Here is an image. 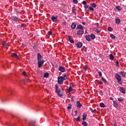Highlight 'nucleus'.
<instances>
[{
    "label": "nucleus",
    "instance_id": "f257e3e1",
    "mask_svg": "<svg viewBox=\"0 0 126 126\" xmlns=\"http://www.w3.org/2000/svg\"><path fill=\"white\" fill-rule=\"evenodd\" d=\"M56 87V92L58 95L60 97H62L63 95V93L62 92L61 88L59 87L58 86L55 85Z\"/></svg>",
    "mask_w": 126,
    "mask_h": 126
},
{
    "label": "nucleus",
    "instance_id": "f03ea898",
    "mask_svg": "<svg viewBox=\"0 0 126 126\" xmlns=\"http://www.w3.org/2000/svg\"><path fill=\"white\" fill-rule=\"evenodd\" d=\"M115 78L117 80L118 83L120 85H122L121 76L118 73L115 75Z\"/></svg>",
    "mask_w": 126,
    "mask_h": 126
},
{
    "label": "nucleus",
    "instance_id": "7ed1b4c3",
    "mask_svg": "<svg viewBox=\"0 0 126 126\" xmlns=\"http://www.w3.org/2000/svg\"><path fill=\"white\" fill-rule=\"evenodd\" d=\"M64 80L62 77L59 76L58 77V83L60 85H63V81Z\"/></svg>",
    "mask_w": 126,
    "mask_h": 126
},
{
    "label": "nucleus",
    "instance_id": "20e7f679",
    "mask_svg": "<svg viewBox=\"0 0 126 126\" xmlns=\"http://www.w3.org/2000/svg\"><path fill=\"white\" fill-rule=\"evenodd\" d=\"M44 63V60H41V61H37V64H38V67L41 68L43 66V64Z\"/></svg>",
    "mask_w": 126,
    "mask_h": 126
},
{
    "label": "nucleus",
    "instance_id": "39448f33",
    "mask_svg": "<svg viewBox=\"0 0 126 126\" xmlns=\"http://www.w3.org/2000/svg\"><path fill=\"white\" fill-rule=\"evenodd\" d=\"M68 40L71 43H74V40L72 38V36L71 35H68Z\"/></svg>",
    "mask_w": 126,
    "mask_h": 126
},
{
    "label": "nucleus",
    "instance_id": "423d86ee",
    "mask_svg": "<svg viewBox=\"0 0 126 126\" xmlns=\"http://www.w3.org/2000/svg\"><path fill=\"white\" fill-rule=\"evenodd\" d=\"M59 70L61 72H64L65 71V68L64 67L62 66L61 65H60Z\"/></svg>",
    "mask_w": 126,
    "mask_h": 126
},
{
    "label": "nucleus",
    "instance_id": "0eeeda50",
    "mask_svg": "<svg viewBox=\"0 0 126 126\" xmlns=\"http://www.w3.org/2000/svg\"><path fill=\"white\" fill-rule=\"evenodd\" d=\"M37 61H41L42 59V56L40 53L37 54Z\"/></svg>",
    "mask_w": 126,
    "mask_h": 126
},
{
    "label": "nucleus",
    "instance_id": "6e6552de",
    "mask_svg": "<svg viewBox=\"0 0 126 126\" xmlns=\"http://www.w3.org/2000/svg\"><path fill=\"white\" fill-rule=\"evenodd\" d=\"M62 78L64 80V81H66V79H67V74L66 73H63L62 74Z\"/></svg>",
    "mask_w": 126,
    "mask_h": 126
},
{
    "label": "nucleus",
    "instance_id": "1a4fd4ad",
    "mask_svg": "<svg viewBox=\"0 0 126 126\" xmlns=\"http://www.w3.org/2000/svg\"><path fill=\"white\" fill-rule=\"evenodd\" d=\"M82 45H83L82 43L80 42H78L76 44V46H77V48H79V49L82 47Z\"/></svg>",
    "mask_w": 126,
    "mask_h": 126
},
{
    "label": "nucleus",
    "instance_id": "9d476101",
    "mask_svg": "<svg viewBox=\"0 0 126 126\" xmlns=\"http://www.w3.org/2000/svg\"><path fill=\"white\" fill-rule=\"evenodd\" d=\"M120 91L122 94H126V91H125V89L123 87H120Z\"/></svg>",
    "mask_w": 126,
    "mask_h": 126
},
{
    "label": "nucleus",
    "instance_id": "9b49d317",
    "mask_svg": "<svg viewBox=\"0 0 126 126\" xmlns=\"http://www.w3.org/2000/svg\"><path fill=\"white\" fill-rule=\"evenodd\" d=\"M12 57H15L17 59L19 60V57H18V56L17 55V54H16V53H12L11 55Z\"/></svg>",
    "mask_w": 126,
    "mask_h": 126
},
{
    "label": "nucleus",
    "instance_id": "f8f14e48",
    "mask_svg": "<svg viewBox=\"0 0 126 126\" xmlns=\"http://www.w3.org/2000/svg\"><path fill=\"white\" fill-rule=\"evenodd\" d=\"M12 20H13L14 22H17L18 21V18L16 16H12Z\"/></svg>",
    "mask_w": 126,
    "mask_h": 126
},
{
    "label": "nucleus",
    "instance_id": "ddd939ff",
    "mask_svg": "<svg viewBox=\"0 0 126 126\" xmlns=\"http://www.w3.org/2000/svg\"><path fill=\"white\" fill-rule=\"evenodd\" d=\"M76 105L78 108H81V107L82 106L79 101H77L76 102Z\"/></svg>",
    "mask_w": 126,
    "mask_h": 126
},
{
    "label": "nucleus",
    "instance_id": "4468645a",
    "mask_svg": "<svg viewBox=\"0 0 126 126\" xmlns=\"http://www.w3.org/2000/svg\"><path fill=\"white\" fill-rule=\"evenodd\" d=\"M36 123V121L33 120V121H30V126H32L34 125Z\"/></svg>",
    "mask_w": 126,
    "mask_h": 126
},
{
    "label": "nucleus",
    "instance_id": "2eb2a0df",
    "mask_svg": "<svg viewBox=\"0 0 126 126\" xmlns=\"http://www.w3.org/2000/svg\"><path fill=\"white\" fill-rule=\"evenodd\" d=\"M51 19H52V21L53 22H55V21H57L58 17H55V16H53L51 17Z\"/></svg>",
    "mask_w": 126,
    "mask_h": 126
},
{
    "label": "nucleus",
    "instance_id": "dca6fc26",
    "mask_svg": "<svg viewBox=\"0 0 126 126\" xmlns=\"http://www.w3.org/2000/svg\"><path fill=\"white\" fill-rule=\"evenodd\" d=\"M76 27V24L75 23H72V24H71V28L73 30H74V29H75Z\"/></svg>",
    "mask_w": 126,
    "mask_h": 126
},
{
    "label": "nucleus",
    "instance_id": "f3484780",
    "mask_svg": "<svg viewBox=\"0 0 126 126\" xmlns=\"http://www.w3.org/2000/svg\"><path fill=\"white\" fill-rule=\"evenodd\" d=\"M85 38H86V39L88 41H91V36L90 35H89V36H85Z\"/></svg>",
    "mask_w": 126,
    "mask_h": 126
},
{
    "label": "nucleus",
    "instance_id": "a211bd4d",
    "mask_svg": "<svg viewBox=\"0 0 126 126\" xmlns=\"http://www.w3.org/2000/svg\"><path fill=\"white\" fill-rule=\"evenodd\" d=\"M83 33H84L83 31L78 30L77 32L78 35H81V34H83Z\"/></svg>",
    "mask_w": 126,
    "mask_h": 126
},
{
    "label": "nucleus",
    "instance_id": "6ab92c4d",
    "mask_svg": "<svg viewBox=\"0 0 126 126\" xmlns=\"http://www.w3.org/2000/svg\"><path fill=\"white\" fill-rule=\"evenodd\" d=\"M72 11L74 13V14L76 15V9L75 8V7H72Z\"/></svg>",
    "mask_w": 126,
    "mask_h": 126
},
{
    "label": "nucleus",
    "instance_id": "aec40b11",
    "mask_svg": "<svg viewBox=\"0 0 126 126\" xmlns=\"http://www.w3.org/2000/svg\"><path fill=\"white\" fill-rule=\"evenodd\" d=\"M91 38H92V39L94 40L95 38V36L94 34V33H91Z\"/></svg>",
    "mask_w": 126,
    "mask_h": 126
},
{
    "label": "nucleus",
    "instance_id": "412c9836",
    "mask_svg": "<svg viewBox=\"0 0 126 126\" xmlns=\"http://www.w3.org/2000/svg\"><path fill=\"white\" fill-rule=\"evenodd\" d=\"M113 105H114V106L115 107V108H118V104L117 103L116 101H113Z\"/></svg>",
    "mask_w": 126,
    "mask_h": 126
},
{
    "label": "nucleus",
    "instance_id": "4be33fe9",
    "mask_svg": "<svg viewBox=\"0 0 126 126\" xmlns=\"http://www.w3.org/2000/svg\"><path fill=\"white\" fill-rule=\"evenodd\" d=\"M87 117V114L86 113H84L83 115V120L84 121L86 119V118Z\"/></svg>",
    "mask_w": 126,
    "mask_h": 126
},
{
    "label": "nucleus",
    "instance_id": "5701e85b",
    "mask_svg": "<svg viewBox=\"0 0 126 126\" xmlns=\"http://www.w3.org/2000/svg\"><path fill=\"white\" fill-rule=\"evenodd\" d=\"M115 23H116L117 24H118V25L120 24L121 23V20H120V19H116V20H115Z\"/></svg>",
    "mask_w": 126,
    "mask_h": 126
},
{
    "label": "nucleus",
    "instance_id": "b1692460",
    "mask_svg": "<svg viewBox=\"0 0 126 126\" xmlns=\"http://www.w3.org/2000/svg\"><path fill=\"white\" fill-rule=\"evenodd\" d=\"M120 74L123 76V77H125L126 75V73L124 71H120Z\"/></svg>",
    "mask_w": 126,
    "mask_h": 126
},
{
    "label": "nucleus",
    "instance_id": "393cba45",
    "mask_svg": "<svg viewBox=\"0 0 126 126\" xmlns=\"http://www.w3.org/2000/svg\"><path fill=\"white\" fill-rule=\"evenodd\" d=\"M96 82L98 84V85H103V82L99 81V80H96Z\"/></svg>",
    "mask_w": 126,
    "mask_h": 126
},
{
    "label": "nucleus",
    "instance_id": "a878e982",
    "mask_svg": "<svg viewBox=\"0 0 126 126\" xmlns=\"http://www.w3.org/2000/svg\"><path fill=\"white\" fill-rule=\"evenodd\" d=\"M72 104H68V106L67 107V109H68V110H71L72 109Z\"/></svg>",
    "mask_w": 126,
    "mask_h": 126
},
{
    "label": "nucleus",
    "instance_id": "bb28decb",
    "mask_svg": "<svg viewBox=\"0 0 126 126\" xmlns=\"http://www.w3.org/2000/svg\"><path fill=\"white\" fill-rule=\"evenodd\" d=\"M99 105L101 108H105L106 107V105L103 102L100 103Z\"/></svg>",
    "mask_w": 126,
    "mask_h": 126
},
{
    "label": "nucleus",
    "instance_id": "cd10ccee",
    "mask_svg": "<svg viewBox=\"0 0 126 126\" xmlns=\"http://www.w3.org/2000/svg\"><path fill=\"white\" fill-rule=\"evenodd\" d=\"M109 58L110 60H113L114 59V56L112 55V54H110Z\"/></svg>",
    "mask_w": 126,
    "mask_h": 126
},
{
    "label": "nucleus",
    "instance_id": "c85d7f7f",
    "mask_svg": "<svg viewBox=\"0 0 126 126\" xmlns=\"http://www.w3.org/2000/svg\"><path fill=\"white\" fill-rule=\"evenodd\" d=\"M72 91V87L71 86H70V87L68 89V93H71Z\"/></svg>",
    "mask_w": 126,
    "mask_h": 126
},
{
    "label": "nucleus",
    "instance_id": "c756f323",
    "mask_svg": "<svg viewBox=\"0 0 126 126\" xmlns=\"http://www.w3.org/2000/svg\"><path fill=\"white\" fill-rule=\"evenodd\" d=\"M78 29H80L81 30H83V26L81 25H79L78 27H77Z\"/></svg>",
    "mask_w": 126,
    "mask_h": 126
},
{
    "label": "nucleus",
    "instance_id": "7c9ffc66",
    "mask_svg": "<svg viewBox=\"0 0 126 126\" xmlns=\"http://www.w3.org/2000/svg\"><path fill=\"white\" fill-rule=\"evenodd\" d=\"M52 65L55 68H57L58 67V64H56V63H52Z\"/></svg>",
    "mask_w": 126,
    "mask_h": 126
},
{
    "label": "nucleus",
    "instance_id": "2f4dec72",
    "mask_svg": "<svg viewBox=\"0 0 126 126\" xmlns=\"http://www.w3.org/2000/svg\"><path fill=\"white\" fill-rule=\"evenodd\" d=\"M101 80L104 82V84H107V80L104 77H101Z\"/></svg>",
    "mask_w": 126,
    "mask_h": 126
},
{
    "label": "nucleus",
    "instance_id": "473e14b6",
    "mask_svg": "<svg viewBox=\"0 0 126 126\" xmlns=\"http://www.w3.org/2000/svg\"><path fill=\"white\" fill-rule=\"evenodd\" d=\"M44 77L45 78H48V77H49V73H44Z\"/></svg>",
    "mask_w": 126,
    "mask_h": 126
},
{
    "label": "nucleus",
    "instance_id": "72a5a7b5",
    "mask_svg": "<svg viewBox=\"0 0 126 126\" xmlns=\"http://www.w3.org/2000/svg\"><path fill=\"white\" fill-rule=\"evenodd\" d=\"M91 6H92V7H93L94 8H96V4H95V3H92L91 4Z\"/></svg>",
    "mask_w": 126,
    "mask_h": 126
},
{
    "label": "nucleus",
    "instance_id": "f704fd0d",
    "mask_svg": "<svg viewBox=\"0 0 126 126\" xmlns=\"http://www.w3.org/2000/svg\"><path fill=\"white\" fill-rule=\"evenodd\" d=\"M82 124L83 126H88L87 122L85 121H83Z\"/></svg>",
    "mask_w": 126,
    "mask_h": 126
},
{
    "label": "nucleus",
    "instance_id": "c9c22d12",
    "mask_svg": "<svg viewBox=\"0 0 126 126\" xmlns=\"http://www.w3.org/2000/svg\"><path fill=\"white\" fill-rule=\"evenodd\" d=\"M116 8L119 10V11H121L122 10V8L120 6H116Z\"/></svg>",
    "mask_w": 126,
    "mask_h": 126
},
{
    "label": "nucleus",
    "instance_id": "e433bc0d",
    "mask_svg": "<svg viewBox=\"0 0 126 126\" xmlns=\"http://www.w3.org/2000/svg\"><path fill=\"white\" fill-rule=\"evenodd\" d=\"M73 2L75 4H77L78 3V0H73Z\"/></svg>",
    "mask_w": 126,
    "mask_h": 126
},
{
    "label": "nucleus",
    "instance_id": "4c0bfd02",
    "mask_svg": "<svg viewBox=\"0 0 126 126\" xmlns=\"http://www.w3.org/2000/svg\"><path fill=\"white\" fill-rule=\"evenodd\" d=\"M108 30L109 32H112L113 29L111 27H108Z\"/></svg>",
    "mask_w": 126,
    "mask_h": 126
},
{
    "label": "nucleus",
    "instance_id": "58836bf2",
    "mask_svg": "<svg viewBox=\"0 0 126 126\" xmlns=\"http://www.w3.org/2000/svg\"><path fill=\"white\" fill-rule=\"evenodd\" d=\"M110 37H111V38L112 39H115V38H116V37L115 36V35H114L112 34L110 35Z\"/></svg>",
    "mask_w": 126,
    "mask_h": 126
},
{
    "label": "nucleus",
    "instance_id": "ea45409f",
    "mask_svg": "<svg viewBox=\"0 0 126 126\" xmlns=\"http://www.w3.org/2000/svg\"><path fill=\"white\" fill-rule=\"evenodd\" d=\"M2 43H3V45L4 46H6L7 45L6 42H4V41H2Z\"/></svg>",
    "mask_w": 126,
    "mask_h": 126
},
{
    "label": "nucleus",
    "instance_id": "a19ab883",
    "mask_svg": "<svg viewBox=\"0 0 126 126\" xmlns=\"http://www.w3.org/2000/svg\"><path fill=\"white\" fill-rule=\"evenodd\" d=\"M98 74L99 76L100 77H101L102 76V73L101 71H98Z\"/></svg>",
    "mask_w": 126,
    "mask_h": 126
},
{
    "label": "nucleus",
    "instance_id": "79ce46f5",
    "mask_svg": "<svg viewBox=\"0 0 126 126\" xmlns=\"http://www.w3.org/2000/svg\"><path fill=\"white\" fill-rule=\"evenodd\" d=\"M118 99L120 102H122L124 100L123 98H118Z\"/></svg>",
    "mask_w": 126,
    "mask_h": 126
},
{
    "label": "nucleus",
    "instance_id": "37998d69",
    "mask_svg": "<svg viewBox=\"0 0 126 126\" xmlns=\"http://www.w3.org/2000/svg\"><path fill=\"white\" fill-rule=\"evenodd\" d=\"M99 94L101 95V96H103V91L102 90H100L99 91Z\"/></svg>",
    "mask_w": 126,
    "mask_h": 126
},
{
    "label": "nucleus",
    "instance_id": "c03bdc74",
    "mask_svg": "<svg viewBox=\"0 0 126 126\" xmlns=\"http://www.w3.org/2000/svg\"><path fill=\"white\" fill-rule=\"evenodd\" d=\"M76 121L78 122H80V117L79 116L77 118H76Z\"/></svg>",
    "mask_w": 126,
    "mask_h": 126
},
{
    "label": "nucleus",
    "instance_id": "a18cd8bd",
    "mask_svg": "<svg viewBox=\"0 0 126 126\" xmlns=\"http://www.w3.org/2000/svg\"><path fill=\"white\" fill-rule=\"evenodd\" d=\"M82 3L85 5H87V2L86 0H83V2H82Z\"/></svg>",
    "mask_w": 126,
    "mask_h": 126
},
{
    "label": "nucleus",
    "instance_id": "49530a36",
    "mask_svg": "<svg viewBox=\"0 0 126 126\" xmlns=\"http://www.w3.org/2000/svg\"><path fill=\"white\" fill-rule=\"evenodd\" d=\"M84 7L85 8V9H87L89 8V5H87V4H86L84 5Z\"/></svg>",
    "mask_w": 126,
    "mask_h": 126
},
{
    "label": "nucleus",
    "instance_id": "de8ad7c7",
    "mask_svg": "<svg viewBox=\"0 0 126 126\" xmlns=\"http://www.w3.org/2000/svg\"><path fill=\"white\" fill-rule=\"evenodd\" d=\"M95 31L97 33H99L100 32V31L99 29H96Z\"/></svg>",
    "mask_w": 126,
    "mask_h": 126
},
{
    "label": "nucleus",
    "instance_id": "09e8293b",
    "mask_svg": "<svg viewBox=\"0 0 126 126\" xmlns=\"http://www.w3.org/2000/svg\"><path fill=\"white\" fill-rule=\"evenodd\" d=\"M89 9H90V10L91 11H94V8H93L92 6H90V7H89Z\"/></svg>",
    "mask_w": 126,
    "mask_h": 126
},
{
    "label": "nucleus",
    "instance_id": "8fccbe9b",
    "mask_svg": "<svg viewBox=\"0 0 126 126\" xmlns=\"http://www.w3.org/2000/svg\"><path fill=\"white\" fill-rule=\"evenodd\" d=\"M52 33H53V32H48V34L49 35H52Z\"/></svg>",
    "mask_w": 126,
    "mask_h": 126
},
{
    "label": "nucleus",
    "instance_id": "3c124183",
    "mask_svg": "<svg viewBox=\"0 0 126 126\" xmlns=\"http://www.w3.org/2000/svg\"><path fill=\"white\" fill-rule=\"evenodd\" d=\"M93 113H94V114L97 113V111H96V109L93 110Z\"/></svg>",
    "mask_w": 126,
    "mask_h": 126
},
{
    "label": "nucleus",
    "instance_id": "603ef678",
    "mask_svg": "<svg viewBox=\"0 0 126 126\" xmlns=\"http://www.w3.org/2000/svg\"><path fill=\"white\" fill-rule=\"evenodd\" d=\"M23 81L25 82V83H28L29 81L27 79H24L23 80Z\"/></svg>",
    "mask_w": 126,
    "mask_h": 126
},
{
    "label": "nucleus",
    "instance_id": "864d4df0",
    "mask_svg": "<svg viewBox=\"0 0 126 126\" xmlns=\"http://www.w3.org/2000/svg\"><path fill=\"white\" fill-rule=\"evenodd\" d=\"M116 64L117 66H119V61L117 60L116 63Z\"/></svg>",
    "mask_w": 126,
    "mask_h": 126
},
{
    "label": "nucleus",
    "instance_id": "5fc2aeb1",
    "mask_svg": "<svg viewBox=\"0 0 126 126\" xmlns=\"http://www.w3.org/2000/svg\"><path fill=\"white\" fill-rule=\"evenodd\" d=\"M23 74L24 76H26L27 75V73L25 71H24Z\"/></svg>",
    "mask_w": 126,
    "mask_h": 126
},
{
    "label": "nucleus",
    "instance_id": "6e6d98bb",
    "mask_svg": "<svg viewBox=\"0 0 126 126\" xmlns=\"http://www.w3.org/2000/svg\"><path fill=\"white\" fill-rule=\"evenodd\" d=\"M25 26V24H21V25L20 26V27H24Z\"/></svg>",
    "mask_w": 126,
    "mask_h": 126
},
{
    "label": "nucleus",
    "instance_id": "4d7b16f0",
    "mask_svg": "<svg viewBox=\"0 0 126 126\" xmlns=\"http://www.w3.org/2000/svg\"><path fill=\"white\" fill-rule=\"evenodd\" d=\"M83 69L85 71H87V67L86 66H84Z\"/></svg>",
    "mask_w": 126,
    "mask_h": 126
},
{
    "label": "nucleus",
    "instance_id": "13d9d810",
    "mask_svg": "<svg viewBox=\"0 0 126 126\" xmlns=\"http://www.w3.org/2000/svg\"><path fill=\"white\" fill-rule=\"evenodd\" d=\"M71 101H72V102L74 101V97H71Z\"/></svg>",
    "mask_w": 126,
    "mask_h": 126
},
{
    "label": "nucleus",
    "instance_id": "bf43d9fd",
    "mask_svg": "<svg viewBox=\"0 0 126 126\" xmlns=\"http://www.w3.org/2000/svg\"><path fill=\"white\" fill-rule=\"evenodd\" d=\"M77 112H78L77 110L75 111V116H77Z\"/></svg>",
    "mask_w": 126,
    "mask_h": 126
},
{
    "label": "nucleus",
    "instance_id": "052dcab7",
    "mask_svg": "<svg viewBox=\"0 0 126 126\" xmlns=\"http://www.w3.org/2000/svg\"><path fill=\"white\" fill-rule=\"evenodd\" d=\"M15 11L16 12H17V13H19V11L18 9H15Z\"/></svg>",
    "mask_w": 126,
    "mask_h": 126
},
{
    "label": "nucleus",
    "instance_id": "680f3d73",
    "mask_svg": "<svg viewBox=\"0 0 126 126\" xmlns=\"http://www.w3.org/2000/svg\"><path fill=\"white\" fill-rule=\"evenodd\" d=\"M110 100H113V98H112V97H110Z\"/></svg>",
    "mask_w": 126,
    "mask_h": 126
},
{
    "label": "nucleus",
    "instance_id": "e2e57ef3",
    "mask_svg": "<svg viewBox=\"0 0 126 126\" xmlns=\"http://www.w3.org/2000/svg\"><path fill=\"white\" fill-rule=\"evenodd\" d=\"M82 24H83L84 25H85V22H82Z\"/></svg>",
    "mask_w": 126,
    "mask_h": 126
},
{
    "label": "nucleus",
    "instance_id": "0e129e2a",
    "mask_svg": "<svg viewBox=\"0 0 126 126\" xmlns=\"http://www.w3.org/2000/svg\"><path fill=\"white\" fill-rule=\"evenodd\" d=\"M125 31L126 32V28L125 29Z\"/></svg>",
    "mask_w": 126,
    "mask_h": 126
},
{
    "label": "nucleus",
    "instance_id": "69168bd1",
    "mask_svg": "<svg viewBox=\"0 0 126 126\" xmlns=\"http://www.w3.org/2000/svg\"><path fill=\"white\" fill-rule=\"evenodd\" d=\"M53 1H57V0H53Z\"/></svg>",
    "mask_w": 126,
    "mask_h": 126
},
{
    "label": "nucleus",
    "instance_id": "338daca9",
    "mask_svg": "<svg viewBox=\"0 0 126 126\" xmlns=\"http://www.w3.org/2000/svg\"><path fill=\"white\" fill-rule=\"evenodd\" d=\"M85 32H86V33H87V31H86Z\"/></svg>",
    "mask_w": 126,
    "mask_h": 126
},
{
    "label": "nucleus",
    "instance_id": "774afa93",
    "mask_svg": "<svg viewBox=\"0 0 126 126\" xmlns=\"http://www.w3.org/2000/svg\"><path fill=\"white\" fill-rule=\"evenodd\" d=\"M114 126H117L116 125H115Z\"/></svg>",
    "mask_w": 126,
    "mask_h": 126
}]
</instances>
